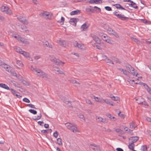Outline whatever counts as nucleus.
<instances>
[{"mask_svg":"<svg viewBox=\"0 0 151 151\" xmlns=\"http://www.w3.org/2000/svg\"><path fill=\"white\" fill-rule=\"evenodd\" d=\"M78 116L80 118L84 120H85V118L83 114H80L78 115Z\"/></svg>","mask_w":151,"mask_h":151,"instance_id":"53","label":"nucleus"},{"mask_svg":"<svg viewBox=\"0 0 151 151\" xmlns=\"http://www.w3.org/2000/svg\"><path fill=\"white\" fill-rule=\"evenodd\" d=\"M141 149L143 151H146L147 150V147L146 145H142L141 147Z\"/></svg>","mask_w":151,"mask_h":151,"instance_id":"45","label":"nucleus"},{"mask_svg":"<svg viewBox=\"0 0 151 151\" xmlns=\"http://www.w3.org/2000/svg\"><path fill=\"white\" fill-rule=\"evenodd\" d=\"M77 22L76 19L75 18H71L69 21L70 24L75 26L76 25Z\"/></svg>","mask_w":151,"mask_h":151,"instance_id":"12","label":"nucleus"},{"mask_svg":"<svg viewBox=\"0 0 151 151\" xmlns=\"http://www.w3.org/2000/svg\"><path fill=\"white\" fill-rule=\"evenodd\" d=\"M38 124L42 126H43V125L42 124H43L44 123L43 121H38L37 122Z\"/></svg>","mask_w":151,"mask_h":151,"instance_id":"64","label":"nucleus"},{"mask_svg":"<svg viewBox=\"0 0 151 151\" xmlns=\"http://www.w3.org/2000/svg\"><path fill=\"white\" fill-rule=\"evenodd\" d=\"M142 85L144 86L145 89H146L148 91H149V89L150 88L147 84L145 83H142Z\"/></svg>","mask_w":151,"mask_h":151,"instance_id":"42","label":"nucleus"},{"mask_svg":"<svg viewBox=\"0 0 151 151\" xmlns=\"http://www.w3.org/2000/svg\"><path fill=\"white\" fill-rule=\"evenodd\" d=\"M101 37H102V38L103 40V39H106V38L107 37V36L106 34H103L101 35Z\"/></svg>","mask_w":151,"mask_h":151,"instance_id":"61","label":"nucleus"},{"mask_svg":"<svg viewBox=\"0 0 151 151\" xmlns=\"http://www.w3.org/2000/svg\"><path fill=\"white\" fill-rule=\"evenodd\" d=\"M88 26L87 25L86 23L83 24L81 27V29L82 31H85L87 30Z\"/></svg>","mask_w":151,"mask_h":151,"instance_id":"14","label":"nucleus"},{"mask_svg":"<svg viewBox=\"0 0 151 151\" xmlns=\"http://www.w3.org/2000/svg\"><path fill=\"white\" fill-rule=\"evenodd\" d=\"M18 20L23 24L27 25L29 23V22L25 18L23 17L19 16L17 17Z\"/></svg>","mask_w":151,"mask_h":151,"instance_id":"4","label":"nucleus"},{"mask_svg":"<svg viewBox=\"0 0 151 151\" xmlns=\"http://www.w3.org/2000/svg\"><path fill=\"white\" fill-rule=\"evenodd\" d=\"M16 63L17 65H16L17 67L18 68H20L19 67H18V66L20 67H22L23 66V64L22 62L20 60H17L16 61Z\"/></svg>","mask_w":151,"mask_h":151,"instance_id":"23","label":"nucleus"},{"mask_svg":"<svg viewBox=\"0 0 151 151\" xmlns=\"http://www.w3.org/2000/svg\"><path fill=\"white\" fill-rule=\"evenodd\" d=\"M107 30L108 31L109 34H111V33L112 32L113 30L111 28L108 27Z\"/></svg>","mask_w":151,"mask_h":151,"instance_id":"59","label":"nucleus"},{"mask_svg":"<svg viewBox=\"0 0 151 151\" xmlns=\"http://www.w3.org/2000/svg\"><path fill=\"white\" fill-rule=\"evenodd\" d=\"M51 61L55 63V64L58 65H60L63 66L65 63L62 62L61 61L57 59L54 57H52L50 58Z\"/></svg>","mask_w":151,"mask_h":151,"instance_id":"2","label":"nucleus"},{"mask_svg":"<svg viewBox=\"0 0 151 151\" xmlns=\"http://www.w3.org/2000/svg\"><path fill=\"white\" fill-rule=\"evenodd\" d=\"M114 61L117 63L120 64L121 63V62L119 61V60L117 58H115L114 59Z\"/></svg>","mask_w":151,"mask_h":151,"instance_id":"63","label":"nucleus"},{"mask_svg":"<svg viewBox=\"0 0 151 151\" xmlns=\"http://www.w3.org/2000/svg\"><path fill=\"white\" fill-rule=\"evenodd\" d=\"M72 124L70 123H67L65 124V125L67 128L69 129L70 126H71Z\"/></svg>","mask_w":151,"mask_h":151,"instance_id":"49","label":"nucleus"},{"mask_svg":"<svg viewBox=\"0 0 151 151\" xmlns=\"http://www.w3.org/2000/svg\"><path fill=\"white\" fill-rule=\"evenodd\" d=\"M137 102L140 104H142L143 103V102L144 101V99L141 97H140L136 99Z\"/></svg>","mask_w":151,"mask_h":151,"instance_id":"18","label":"nucleus"},{"mask_svg":"<svg viewBox=\"0 0 151 151\" xmlns=\"http://www.w3.org/2000/svg\"><path fill=\"white\" fill-rule=\"evenodd\" d=\"M6 12V14L9 15H11L12 14V11L9 8V9L7 10Z\"/></svg>","mask_w":151,"mask_h":151,"instance_id":"54","label":"nucleus"},{"mask_svg":"<svg viewBox=\"0 0 151 151\" xmlns=\"http://www.w3.org/2000/svg\"><path fill=\"white\" fill-rule=\"evenodd\" d=\"M98 120L104 123H106L107 122V120L106 119H103L101 117H99L98 118Z\"/></svg>","mask_w":151,"mask_h":151,"instance_id":"25","label":"nucleus"},{"mask_svg":"<svg viewBox=\"0 0 151 151\" xmlns=\"http://www.w3.org/2000/svg\"><path fill=\"white\" fill-rule=\"evenodd\" d=\"M0 87L7 89V90H10V89L5 84L2 83H0Z\"/></svg>","mask_w":151,"mask_h":151,"instance_id":"19","label":"nucleus"},{"mask_svg":"<svg viewBox=\"0 0 151 151\" xmlns=\"http://www.w3.org/2000/svg\"><path fill=\"white\" fill-rule=\"evenodd\" d=\"M103 40L110 44H113L114 43V41L109 38L103 39Z\"/></svg>","mask_w":151,"mask_h":151,"instance_id":"32","label":"nucleus"},{"mask_svg":"<svg viewBox=\"0 0 151 151\" xmlns=\"http://www.w3.org/2000/svg\"><path fill=\"white\" fill-rule=\"evenodd\" d=\"M128 148L131 150H133L134 147V143L131 142L128 145Z\"/></svg>","mask_w":151,"mask_h":151,"instance_id":"31","label":"nucleus"},{"mask_svg":"<svg viewBox=\"0 0 151 151\" xmlns=\"http://www.w3.org/2000/svg\"><path fill=\"white\" fill-rule=\"evenodd\" d=\"M41 14L46 19H50L51 16H52V14L50 15L49 13L47 12H45L43 13H41Z\"/></svg>","mask_w":151,"mask_h":151,"instance_id":"7","label":"nucleus"},{"mask_svg":"<svg viewBox=\"0 0 151 151\" xmlns=\"http://www.w3.org/2000/svg\"><path fill=\"white\" fill-rule=\"evenodd\" d=\"M23 101L26 103H29L30 102V100L28 99L25 98L23 99Z\"/></svg>","mask_w":151,"mask_h":151,"instance_id":"48","label":"nucleus"},{"mask_svg":"<svg viewBox=\"0 0 151 151\" xmlns=\"http://www.w3.org/2000/svg\"><path fill=\"white\" fill-rule=\"evenodd\" d=\"M113 6H114L116 9H121L124 10H126L128 12H129V11L122 6L119 4H113Z\"/></svg>","mask_w":151,"mask_h":151,"instance_id":"11","label":"nucleus"},{"mask_svg":"<svg viewBox=\"0 0 151 151\" xmlns=\"http://www.w3.org/2000/svg\"><path fill=\"white\" fill-rule=\"evenodd\" d=\"M90 148H91L93 150L95 151H101L100 147L99 146H98L95 144H91L89 145Z\"/></svg>","mask_w":151,"mask_h":151,"instance_id":"6","label":"nucleus"},{"mask_svg":"<svg viewBox=\"0 0 151 151\" xmlns=\"http://www.w3.org/2000/svg\"><path fill=\"white\" fill-rule=\"evenodd\" d=\"M130 72L133 75V76H137L138 74L135 71V69L134 68H132L131 71H130Z\"/></svg>","mask_w":151,"mask_h":151,"instance_id":"33","label":"nucleus"},{"mask_svg":"<svg viewBox=\"0 0 151 151\" xmlns=\"http://www.w3.org/2000/svg\"><path fill=\"white\" fill-rule=\"evenodd\" d=\"M58 133L57 131H56L54 133L53 136L57 138L58 137Z\"/></svg>","mask_w":151,"mask_h":151,"instance_id":"51","label":"nucleus"},{"mask_svg":"<svg viewBox=\"0 0 151 151\" xmlns=\"http://www.w3.org/2000/svg\"><path fill=\"white\" fill-rule=\"evenodd\" d=\"M29 111L31 113L35 115L37 113V111L33 109H30L29 110Z\"/></svg>","mask_w":151,"mask_h":151,"instance_id":"43","label":"nucleus"},{"mask_svg":"<svg viewBox=\"0 0 151 151\" xmlns=\"http://www.w3.org/2000/svg\"><path fill=\"white\" fill-rule=\"evenodd\" d=\"M60 98L63 101V102L64 103H65L66 104H68V103H70V105H68L69 106L70 108H73V106H72L71 104V101H67L66 98L64 96H61Z\"/></svg>","mask_w":151,"mask_h":151,"instance_id":"8","label":"nucleus"},{"mask_svg":"<svg viewBox=\"0 0 151 151\" xmlns=\"http://www.w3.org/2000/svg\"><path fill=\"white\" fill-rule=\"evenodd\" d=\"M105 99H99V100H96V101H97L101 103H104L105 102L104 101Z\"/></svg>","mask_w":151,"mask_h":151,"instance_id":"47","label":"nucleus"},{"mask_svg":"<svg viewBox=\"0 0 151 151\" xmlns=\"http://www.w3.org/2000/svg\"><path fill=\"white\" fill-rule=\"evenodd\" d=\"M9 70V72L10 73L12 76H17V74L15 70L12 67H11Z\"/></svg>","mask_w":151,"mask_h":151,"instance_id":"17","label":"nucleus"},{"mask_svg":"<svg viewBox=\"0 0 151 151\" xmlns=\"http://www.w3.org/2000/svg\"><path fill=\"white\" fill-rule=\"evenodd\" d=\"M130 81L134 82V83L136 84L142 85V82L139 81L137 78L136 79L135 78L134 79L131 80Z\"/></svg>","mask_w":151,"mask_h":151,"instance_id":"15","label":"nucleus"},{"mask_svg":"<svg viewBox=\"0 0 151 151\" xmlns=\"http://www.w3.org/2000/svg\"><path fill=\"white\" fill-rule=\"evenodd\" d=\"M141 20L142 22L145 23L146 24H150L151 23L150 21H148L145 19H141Z\"/></svg>","mask_w":151,"mask_h":151,"instance_id":"34","label":"nucleus"},{"mask_svg":"<svg viewBox=\"0 0 151 151\" xmlns=\"http://www.w3.org/2000/svg\"><path fill=\"white\" fill-rule=\"evenodd\" d=\"M27 106L30 107L31 108H34L35 109H36V108L35 107V106L34 105H33L31 104H27Z\"/></svg>","mask_w":151,"mask_h":151,"instance_id":"52","label":"nucleus"},{"mask_svg":"<svg viewBox=\"0 0 151 151\" xmlns=\"http://www.w3.org/2000/svg\"><path fill=\"white\" fill-rule=\"evenodd\" d=\"M114 131L117 133H120V134H122V132H123L122 130L120 129H116L114 128Z\"/></svg>","mask_w":151,"mask_h":151,"instance_id":"41","label":"nucleus"},{"mask_svg":"<svg viewBox=\"0 0 151 151\" xmlns=\"http://www.w3.org/2000/svg\"><path fill=\"white\" fill-rule=\"evenodd\" d=\"M81 13L80 11L79 10L73 11L70 12V14L71 15L77 14Z\"/></svg>","mask_w":151,"mask_h":151,"instance_id":"21","label":"nucleus"},{"mask_svg":"<svg viewBox=\"0 0 151 151\" xmlns=\"http://www.w3.org/2000/svg\"><path fill=\"white\" fill-rule=\"evenodd\" d=\"M110 34L114 35L116 38L119 37L118 36V35L117 34V33L114 30L112 31V32Z\"/></svg>","mask_w":151,"mask_h":151,"instance_id":"38","label":"nucleus"},{"mask_svg":"<svg viewBox=\"0 0 151 151\" xmlns=\"http://www.w3.org/2000/svg\"><path fill=\"white\" fill-rule=\"evenodd\" d=\"M57 143L60 145H63L61 138H59L57 139Z\"/></svg>","mask_w":151,"mask_h":151,"instance_id":"36","label":"nucleus"},{"mask_svg":"<svg viewBox=\"0 0 151 151\" xmlns=\"http://www.w3.org/2000/svg\"><path fill=\"white\" fill-rule=\"evenodd\" d=\"M139 137L137 136L129 138V140H131V142L134 143H135L138 140Z\"/></svg>","mask_w":151,"mask_h":151,"instance_id":"10","label":"nucleus"},{"mask_svg":"<svg viewBox=\"0 0 151 151\" xmlns=\"http://www.w3.org/2000/svg\"><path fill=\"white\" fill-rule=\"evenodd\" d=\"M11 90L12 93L14 95H15L16 94V93H17V92L16 91L12 88L11 89Z\"/></svg>","mask_w":151,"mask_h":151,"instance_id":"60","label":"nucleus"},{"mask_svg":"<svg viewBox=\"0 0 151 151\" xmlns=\"http://www.w3.org/2000/svg\"><path fill=\"white\" fill-rule=\"evenodd\" d=\"M14 49L16 52H19L20 54L21 53V51H22V49L19 47L17 46L14 47Z\"/></svg>","mask_w":151,"mask_h":151,"instance_id":"24","label":"nucleus"},{"mask_svg":"<svg viewBox=\"0 0 151 151\" xmlns=\"http://www.w3.org/2000/svg\"><path fill=\"white\" fill-rule=\"evenodd\" d=\"M118 12L116 11L113 12V14L115 16L117 17L119 19H121L123 21H127V19H129L128 17H125L123 14H117Z\"/></svg>","mask_w":151,"mask_h":151,"instance_id":"3","label":"nucleus"},{"mask_svg":"<svg viewBox=\"0 0 151 151\" xmlns=\"http://www.w3.org/2000/svg\"><path fill=\"white\" fill-rule=\"evenodd\" d=\"M78 47L80 49H83L84 47V45L82 44H78Z\"/></svg>","mask_w":151,"mask_h":151,"instance_id":"56","label":"nucleus"},{"mask_svg":"<svg viewBox=\"0 0 151 151\" xmlns=\"http://www.w3.org/2000/svg\"><path fill=\"white\" fill-rule=\"evenodd\" d=\"M104 101L107 104H109L112 106H114L113 102L112 101L109 100V99H105Z\"/></svg>","mask_w":151,"mask_h":151,"instance_id":"28","label":"nucleus"},{"mask_svg":"<svg viewBox=\"0 0 151 151\" xmlns=\"http://www.w3.org/2000/svg\"><path fill=\"white\" fill-rule=\"evenodd\" d=\"M105 9L108 11H111L112 9L111 7L109 6H106L105 7Z\"/></svg>","mask_w":151,"mask_h":151,"instance_id":"50","label":"nucleus"},{"mask_svg":"<svg viewBox=\"0 0 151 151\" xmlns=\"http://www.w3.org/2000/svg\"><path fill=\"white\" fill-rule=\"evenodd\" d=\"M21 54H22L26 58L29 57V54L28 52H27L24 51H22Z\"/></svg>","mask_w":151,"mask_h":151,"instance_id":"27","label":"nucleus"},{"mask_svg":"<svg viewBox=\"0 0 151 151\" xmlns=\"http://www.w3.org/2000/svg\"><path fill=\"white\" fill-rule=\"evenodd\" d=\"M131 4H129L130 6H131L133 8L135 9H138V7L137 6H135L134 5L136 4L134 2L132 1H131Z\"/></svg>","mask_w":151,"mask_h":151,"instance_id":"26","label":"nucleus"},{"mask_svg":"<svg viewBox=\"0 0 151 151\" xmlns=\"http://www.w3.org/2000/svg\"><path fill=\"white\" fill-rule=\"evenodd\" d=\"M69 129L71 130L74 133H76L78 132V130H77L76 125L75 124L73 125L72 124Z\"/></svg>","mask_w":151,"mask_h":151,"instance_id":"9","label":"nucleus"},{"mask_svg":"<svg viewBox=\"0 0 151 151\" xmlns=\"http://www.w3.org/2000/svg\"><path fill=\"white\" fill-rule=\"evenodd\" d=\"M3 68H4L6 70L9 72V69L11 67L9 65L4 63L2 66Z\"/></svg>","mask_w":151,"mask_h":151,"instance_id":"16","label":"nucleus"},{"mask_svg":"<svg viewBox=\"0 0 151 151\" xmlns=\"http://www.w3.org/2000/svg\"><path fill=\"white\" fill-rule=\"evenodd\" d=\"M49 130H42L41 131V132L43 134H45L46 133H48V131Z\"/></svg>","mask_w":151,"mask_h":151,"instance_id":"62","label":"nucleus"},{"mask_svg":"<svg viewBox=\"0 0 151 151\" xmlns=\"http://www.w3.org/2000/svg\"><path fill=\"white\" fill-rule=\"evenodd\" d=\"M42 117V115L41 113H40L39 115L37 116H34L32 119L33 120H39L41 119Z\"/></svg>","mask_w":151,"mask_h":151,"instance_id":"35","label":"nucleus"},{"mask_svg":"<svg viewBox=\"0 0 151 151\" xmlns=\"http://www.w3.org/2000/svg\"><path fill=\"white\" fill-rule=\"evenodd\" d=\"M86 102L87 104H92V102L91 101L88 99H87L86 100Z\"/></svg>","mask_w":151,"mask_h":151,"instance_id":"58","label":"nucleus"},{"mask_svg":"<svg viewBox=\"0 0 151 151\" xmlns=\"http://www.w3.org/2000/svg\"><path fill=\"white\" fill-rule=\"evenodd\" d=\"M18 39L20 41L23 43H24V42H25V39L24 38L22 37H19Z\"/></svg>","mask_w":151,"mask_h":151,"instance_id":"46","label":"nucleus"},{"mask_svg":"<svg viewBox=\"0 0 151 151\" xmlns=\"http://www.w3.org/2000/svg\"><path fill=\"white\" fill-rule=\"evenodd\" d=\"M17 79L19 81H21L24 85L29 86V83L27 81V79L23 77L22 76H15Z\"/></svg>","mask_w":151,"mask_h":151,"instance_id":"1","label":"nucleus"},{"mask_svg":"<svg viewBox=\"0 0 151 151\" xmlns=\"http://www.w3.org/2000/svg\"><path fill=\"white\" fill-rule=\"evenodd\" d=\"M57 42L60 45L63 46H64V45L63 43V41L58 40L57 41Z\"/></svg>","mask_w":151,"mask_h":151,"instance_id":"44","label":"nucleus"},{"mask_svg":"<svg viewBox=\"0 0 151 151\" xmlns=\"http://www.w3.org/2000/svg\"><path fill=\"white\" fill-rule=\"evenodd\" d=\"M90 36L93 38V39L96 42L97 44H99L101 43V40L96 36L93 34H91Z\"/></svg>","mask_w":151,"mask_h":151,"instance_id":"5","label":"nucleus"},{"mask_svg":"<svg viewBox=\"0 0 151 151\" xmlns=\"http://www.w3.org/2000/svg\"><path fill=\"white\" fill-rule=\"evenodd\" d=\"M106 115L111 120L115 121L116 120L114 116H112L110 114H108Z\"/></svg>","mask_w":151,"mask_h":151,"instance_id":"30","label":"nucleus"},{"mask_svg":"<svg viewBox=\"0 0 151 151\" xmlns=\"http://www.w3.org/2000/svg\"><path fill=\"white\" fill-rule=\"evenodd\" d=\"M126 67L127 69L129 71H131L132 68H133L131 65L129 64H127L126 65Z\"/></svg>","mask_w":151,"mask_h":151,"instance_id":"37","label":"nucleus"},{"mask_svg":"<svg viewBox=\"0 0 151 151\" xmlns=\"http://www.w3.org/2000/svg\"><path fill=\"white\" fill-rule=\"evenodd\" d=\"M119 70L123 72L124 74L125 75H127V71L126 70H124L122 69L119 68Z\"/></svg>","mask_w":151,"mask_h":151,"instance_id":"55","label":"nucleus"},{"mask_svg":"<svg viewBox=\"0 0 151 151\" xmlns=\"http://www.w3.org/2000/svg\"><path fill=\"white\" fill-rule=\"evenodd\" d=\"M9 9V8L6 6H3L1 8V10L2 12H6L7 10Z\"/></svg>","mask_w":151,"mask_h":151,"instance_id":"29","label":"nucleus"},{"mask_svg":"<svg viewBox=\"0 0 151 151\" xmlns=\"http://www.w3.org/2000/svg\"><path fill=\"white\" fill-rule=\"evenodd\" d=\"M89 3L90 4L95 3L96 4H100V2H97V1H96V0H90L89 1Z\"/></svg>","mask_w":151,"mask_h":151,"instance_id":"40","label":"nucleus"},{"mask_svg":"<svg viewBox=\"0 0 151 151\" xmlns=\"http://www.w3.org/2000/svg\"><path fill=\"white\" fill-rule=\"evenodd\" d=\"M43 45L49 48H52V46L51 45L49 44V43L47 41L43 42Z\"/></svg>","mask_w":151,"mask_h":151,"instance_id":"20","label":"nucleus"},{"mask_svg":"<svg viewBox=\"0 0 151 151\" xmlns=\"http://www.w3.org/2000/svg\"><path fill=\"white\" fill-rule=\"evenodd\" d=\"M21 28L23 30V32H26L28 31L27 29L25 26L22 25L21 27Z\"/></svg>","mask_w":151,"mask_h":151,"instance_id":"39","label":"nucleus"},{"mask_svg":"<svg viewBox=\"0 0 151 151\" xmlns=\"http://www.w3.org/2000/svg\"><path fill=\"white\" fill-rule=\"evenodd\" d=\"M118 116L120 117L124 118L125 117V116L124 115V114H121V111H120L119 112L118 114Z\"/></svg>","mask_w":151,"mask_h":151,"instance_id":"57","label":"nucleus"},{"mask_svg":"<svg viewBox=\"0 0 151 151\" xmlns=\"http://www.w3.org/2000/svg\"><path fill=\"white\" fill-rule=\"evenodd\" d=\"M130 128L132 129H135L137 126V125L134 122H132L129 124Z\"/></svg>","mask_w":151,"mask_h":151,"instance_id":"22","label":"nucleus"},{"mask_svg":"<svg viewBox=\"0 0 151 151\" xmlns=\"http://www.w3.org/2000/svg\"><path fill=\"white\" fill-rule=\"evenodd\" d=\"M34 70H35V71L37 72V73H40V75H37V76H44L45 75V73L43 71H42L41 70L38 69H37L36 68L35 69L34 68Z\"/></svg>","mask_w":151,"mask_h":151,"instance_id":"13","label":"nucleus"}]
</instances>
